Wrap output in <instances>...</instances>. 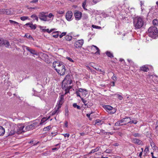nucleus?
Segmentation results:
<instances>
[{"instance_id":"nucleus-1","label":"nucleus","mask_w":158,"mask_h":158,"mask_svg":"<svg viewBox=\"0 0 158 158\" xmlns=\"http://www.w3.org/2000/svg\"><path fill=\"white\" fill-rule=\"evenodd\" d=\"M144 23L143 17L137 16L134 19L133 24L135 29H140L143 26Z\"/></svg>"},{"instance_id":"nucleus-2","label":"nucleus","mask_w":158,"mask_h":158,"mask_svg":"<svg viewBox=\"0 0 158 158\" xmlns=\"http://www.w3.org/2000/svg\"><path fill=\"white\" fill-rule=\"evenodd\" d=\"M148 35L152 38H155L158 35V30L155 27H151L148 30Z\"/></svg>"},{"instance_id":"nucleus-3","label":"nucleus","mask_w":158,"mask_h":158,"mask_svg":"<svg viewBox=\"0 0 158 158\" xmlns=\"http://www.w3.org/2000/svg\"><path fill=\"white\" fill-rule=\"evenodd\" d=\"M62 64L59 68H56V66H54L55 69L60 75H63L64 74L66 70L65 65L63 63H61Z\"/></svg>"},{"instance_id":"nucleus-4","label":"nucleus","mask_w":158,"mask_h":158,"mask_svg":"<svg viewBox=\"0 0 158 158\" xmlns=\"http://www.w3.org/2000/svg\"><path fill=\"white\" fill-rule=\"evenodd\" d=\"M129 118L127 117L123 118L121 120L115 123V126H119L126 125L129 123Z\"/></svg>"},{"instance_id":"nucleus-5","label":"nucleus","mask_w":158,"mask_h":158,"mask_svg":"<svg viewBox=\"0 0 158 158\" xmlns=\"http://www.w3.org/2000/svg\"><path fill=\"white\" fill-rule=\"evenodd\" d=\"M80 93H81L82 96L85 97L88 94V91L87 90L85 89L79 88L78 89V90L76 91V94H77V97H79L81 98V97L80 95Z\"/></svg>"},{"instance_id":"nucleus-6","label":"nucleus","mask_w":158,"mask_h":158,"mask_svg":"<svg viewBox=\"0 0 158 158\" xmlns=\"http://www.w3.org/2000/svg\"><path fill=\"white\" fill-rule=\"evenodd\" d=\"M62 87L63 89H64L65 92L64 94L65 95L67 93L69 92V90L72 88V86H70V85L64 82V81H63L62 84Z\"/></svg>"},{"instance_id":"nucleus-7","label":"nucleus","mask_w":158,"mask_h":158,"mask_svg":"<svg viewBox=\"0 0 158 158\" xmlns=\"http://www.w3.org/2000/svg\"><path fill=\"white\" fill-rule=\"evenodd\" d=\"M46 12H44L39 13L38 16L40 19L44 21H48L49 20L47 19V15H46Z\"/></svg>"},{"instance_id":"nucleus-8","label":"nucleus","mask_w":158,"mask_h":158,"mask_svg":"<svg viewBox=\"0 0 158 158\" xmlns=\"http://www.w3.org/2000/svg\"><path fill=\"white\" fill-rule=\"evenodd\" d=\"M24 128V126L23 125H19L18 126L16 127V133L19 134L26 131V130H25Z\"/></svg>"},{"instance_id":"nucleus-9","label":"nucleus","mask_w":158,"mask_h":158,"mask_svg":"<svg viewBox=\"0 0 158 158\" xmlns=\"http://www.w3.org/2000/svg\"><path fill=\"white\" fill-rule=\"evenodd\" d=\"M23 48H25L27 50L30 52L31 53L36 55H38L39 53L35 50L30 48V47L26 46H23Z\"/></svg>"},{"instance_id":"nucleus-10","label":"nucleus","mask_w":158,"mask_h":158,"mask_svg":"<svg viewBox=\"0 0 158 158\" xmlns=\"http://www.w3.org/2000/svg\"><path fill=\"white\" fill-rule=\"evenodd\" d=\"M83 43V40H78L75 43L74 46L77 48H80L81 47Z\"/></svg>"},{"instance_id":"nucleus-11","label":"nucleus","mask_w":158,"mask_h":158,"mask_svg":"<svg viewBox=\"0 0 158 158\" xmlns=\"http://www.w3.org/2000/svg\"><path fill=\"white\" fill-rule=\"evenodd\" d=\"M64 95H61L59 97V101L58 102L57 105L56 106L59 107V108H60L63 103L64 102Z\"/></svg>"},{"instance_id":"nucleus-12","label":"nucleus","mask_w":158,"mask_h":158,"mask_svg":"<svg viewBox=\"0 0 158 158\" xmlns=\"http://www.w3.org/2000/svg\"><path fill=\"white\" fill-rule=\"evenodd\" d=\"M36 127V124L35 123L26 126L25 128L26 131H27L32 130L35 128Z\"/></svg>"},{"instance_id":"nucleus-13","label":"nucleus","mask_w":158,"mask_h":158,"mask_svg":"<svg viewBox=\"0 0 158 158\" xmlns=\"http://www.w3.org/2000/svg\"><path fill=\"white\" fill-rule=\"evenodd\" d=\"M63 81H64V82H66V83H67L70 85L72 83V82L70 76L68 75H67L65 77Z\"/></svg>"},{"instance_id":"nucleus-14","label":"nucleus","mask_w":158,"mask_h":158,"mask_svg":"<svg viewBox=\"0 0 158 158\" xmlns=\"http://www.w3.org/2000/svg\"><path fill=\"white\" fill-rule=\"evenodd\" d=\"M8 135H12L16 133L15 127H13L8 129Z\"/></svg>"},{"instance_id":"nucleus-15","label":"nucleus","mask_w":158,"mask_h":158,"mask_svg":"<svg viewBox=\"0 0 158 158\" xmlns=\"http://www.w3.org/2000/svg\"><path fill=\"white\" fill-rule=\"evenodd\" d=\"M82 14L81 12L78 11H76L74 13V16L76 19L79 20L81 18Z\"/></svg>"},{"instance_id":"nucleus-16","label":"nucleus","mask_w":158,"mask_h":158,"mask_svg":"<svg viewBox=\"0 0 158 158\" xmlns=\"http://www.w3.org/2000/svg\"><path fill=\"white\" fill-rule=\"evenodd\" d=\"M73 14L71 11H68L66 14V18L67 20L70 21L73 16Z\"/></svg>"},{"instance_id":"nucleus-17","label":"nucleus","mask_w":158,"mask_h":158,"mask_svg":"<svg viewBox=\"0 0 158 158\" xmlns=\"http://www.w3.org/2000/svg\"><path fill=\"white\" fill-rule=\"evenodd\" d=\"M133 142L135 144H136L138 145H142V141L140 140L137 138H134L132 139Z\"/></svg>"},{"instance_id":"nucleus-18","label":"nucleus","mask_w":158,"mask_h":158,"mask_svg":"<svg viewBox=\"0 0 158 158\" xmlns=\"http://www.w3.org/2000/svg\"><path fill=\"white\" fill-rule=\"evenodd\" d=\"M140 70L144 72H147L149 70L148 67L146 65H143L141 67Z\"/></svg>"},{"instance_id":"nucleus-19","label":"nucleus","mask_w":158,"mask_h":158,"mask_svg":"<svg viewBox=\"0 0 158 158\" xmlns=\"http://www.w3.org/2000/svg\"><path fill=\"white\" fill-rule=\"evenodd\" d=\"M4 45L6 47L8 48L10 45V43L8 41L6 40L3 39L2 42V45Z\"/></svg>"},{"instance_id":"nucleus-20","label":"nucleus","mask_w":158,"mask_h":158,"mask_svg":"<svg viewBox=\"0 0 158 158\" xmlns=\"http://www.w3.org/2000/svg\"><path fill=\"white\" fill-rule=\"evenodd\" d=\"M60 108L56 106V107L55 108L54 111L52 113V115H53L56 114H58L60 112L59 109Z\"/></svg>"},{"instance_id":"nucleus-21","label":"nucleus","mask_w":158,"mask_h":158,"mask_svg":"<svg viewBox=\"0 0 158 158\" xmlns=\"http://www.w3.org/2000/svg\"><path fill=\"white\" fill-rule=\"evenodd\" d=\"M5 129L2 127L0 126V136H3L5 134Z\"/></svg>"},{"instance_id":"nucleus-22","label":"nucleus","mask_w":158,"mask_h":158,"mask_svg":"<svg viewBox=\"0 0 158 158\" xmlns=\"http://www.w3.org/2000/svg\"><path fill=\"white\" fill-rule=\"evenodd\" d=\"M26 25L29 26V27H30L31 29H33L34 30L36 28V27L35 26V25H33V24L31 23H26L25 24Z\"/></svg>"},{"instance_id":"nucleus-23","label":"nucleus","mask_w":158,"mask_h":158,"mask_svg":"<svg viewBox=\"0 0 158 158\" xmlns=\"http://www.w3.org/2000/svg\"><path fill=\"white\" fill-rule=\"evenodd\" d=\"M104 108L106 109L107 111H108V110L109 111H110L111 109L113 108V107L110 106H105Z\"/></svg>"},{"instance_id":"nucleus-24","label":"nucleus","mask_w":158,"mask_h":158,"mask_svg":"<svg viewBox=\"0 0 158 158\" xmlns=\"http://www.w3.org/2000/svg\"><path fill=\"white\" fill-rule=\"evenodd\" d=\"M106 54L109 57L112 58L114 57V56L112 53H111L110 52L107 51L106 52Z\"/></svg>"},{"instance_id":"nucleus-25","label":"nucleus","mask_w":158,"mask_h":158,"mask_svg":"<svg viewBox=\"0 0 158 158\" xmlns=\"http://www.w3.org/2000/svg\"><path fill=\"white\" fill-rule=\"evenodd\" d=\"M100 148V147H98L97 148H96L95 149H93L89 153V154H91L92 153H94L95 152H97V151H98L99 149Z\"/></svg>"},{"instance_id":"nucleus-26","label":"nucleus","mask_w":158,"mask_h":158,"mask_svg":"<svg viewBox=\"0 0 158 158\" xmlns=\"http://www.w3.org/2000/svg\"><path fill=\"white\" fill-rule=\"evenodd\" d=\"M82 101L84 103V104L85 106H87V107H88V103H87V101L84 99L83 98L81 97L80 98Z\"/></svg>"},{"instance_id":"nucleus-27","label":"nucleus","mask_w":158,"mask_h":158,"mask_svg":"<svg viewBox=\"0 0 158 158\" xmlns=\"http://www.w3.org/2000/svg\"><path fill=\"white\" fill-rule=\"evenodd\" d=\"M52 36L55 38H57L59 36L58 32L57 31L52 33Z\"/></svg>"},{"instance_id":"nucleus-28","label":"nucleus","mask_w":158,"mask_h":158,"mask_svg":"<svg viewBox=\"0 0 158 158\" xmlns=\"http://www.w3.org/2000/svg\"><path fill=\"white\" fill-rule=\"evenodd\" d=\"M152 23L155 26H158V19H154L152 21Z\"/></svg>"},{"instance_id":"nucleus-29","label":"nucleus","mask_w":158,"mask_h":158,"mask_svg":"<svg viewBox=\"0 0 158 158\" xmlns=\"http://www.w3.org/2000/svg\"><path fill=\"white\" fill-rule=\"evenodd\" d=\"M66 40L68 41H70L72 39V37L71 36L66 35L65 37Z\"/></svg>"},{"instance_id":"nucleus-30","label":"nucleus","mask_w":158,"mask_h":158,"mask_svg":"<svg viewBox=\"0 0 158 158\" xmlns=\"http://www.w3.org/2000/svg\"><path fill=\"white\" fill-rule=\"evenodd\" d=\"M129 123H134L135 124H136L137 123V121L135 120H131V119L129 118Z\"/></svg>"},{"instance_id":"nucleus-31","label":"nucleus","mask_w":158,"mask_h":158,"mask_svg":"<svg viewBox=\"0 0 158 158\" xmlns=\"http://www.w3.org/2000/svg\"><path fill=\"white\" fill-rule=\"evenodd\" d=\"M31 18H32L34 19H35L37 21H38V17L35 15L33 14L31 15Z\"/></svg>"},{"instance_id":"nucleus-32","label":"nucleus","mask_w":158,"mask_h":158,"mask_svg":"<svg viewBox=\"0 0 158 158\" xmlns=\"http://www.w3.org/2000/svg\"><path fill=\"white\" fill-rule=\"evenodd\" d=\"M73 106L74 108H76L78 110H80L81 109V107L77 105L76 103H74L73 104Z\"/></svg>"},{"instance_id":"nucleus-33","label":"nucleus","mask_w":158,"mask_h":158,"mask_svg":"<svg viewBox=\"0 0 158 158\" xmlns=\"http://www.w3.org/2000/svg\"><path fill=\"white\" fill-rule=\"evenodd\" d=\"M102 121L101 120L97 119L96 121L95 124H97L98 125H100L102 124Z\"/></svg>"},{"instance_id":"nucleus-34","label":"nucleus","mask_w":158,"mask_h":158,"mask_svg":"<svg viewBox=\"0 0 158 158\" xmlns=\"http://www.w3.org/2000/svg\"><path fill=\"white\" fill-rule=\"evenodd\" d=\"M4 14H6V15H10V11L7 9H4Z\"/></svg>"},{"instance_id":"nucleus-35","label":"nucleus","mask_w":158,"mask_h":158,"mask_svg":"<svg viewBox=\"0 0 158 158\" xmlns=\"http://www.w3.org/2000/svg\"><path fill=\"white\" fill-rule=\"evenodd\" d=\"M9 21L10 23L14 24V25L15 24L18 25L19 24L18 22L11 20H9Z\"/></svg>"},{"instance_id":"nucleus-36","label":"nucleus","mask_w":158,"mask_h":158,"mask_svg":"<svg viewBox=\"0 0 158 158\" xmlns=\"http://www.w3.org/2000/svg\"><path fill=\"white\" fill-rule=\"evenodd\" d=\"M48 119H46L45 118H43L41 120V122L40 123V124L42 125Z\"/></svg>"},{"instance_id":"nucleus-37","label":"nucleus","mask_w":158,"mask_h":158,"mask_svg":"<svg viewBox=\"0 0 158 158\" xmlns=\"http://www.w3.org/2000/svg\"><path fill=\"white\" fill-rule=\"evenodd\" d=\"M86 0H85V1L82 3V6L84 10H87V9L85 8V6L86 5Z\"/></svg>"},{"instance_id":"nucleus-38","label":"nucleus","mask_w":158,"mask_h":158,"mask_svg":"<svg viewBox=\"0 0 158 158\" xmlns=\"http://www.w3.org/2000/svg\"><path fill=\"white\" fill-rule=\"evenodd\" d=\"M92 47H94L95 48L96 50H97V52H95V54H99V49L96 46L93 45L92 46Z\"/></svg>"},{"instance_id":"nucleus-39","label":"nucleus","mask_w":158,"mask_h":158,"mask_svg":"<svg viewBox=\"0 0 158 158\" xmlns=\"http://www.w3.org/2000/svg\"><path fill=\"white\" fill-rule=\"evenodd\" d=\"M51 128V127L50 126H49L48 127H44L43 129L44 131H48Z\"/></svg>"},{"instance_id":"nucleus-40","label":"nucleus","mask_w":158,"mask_h":158,"mask_svg":"<svg viewBox=\"0 0 158 158\" xmlns=\"http://www.w3.org/2000/svg\"><path fill=\"white\" fill-rule=\"evenodd\" d=\"M69 111L67 107L65 108V115L66 116H68L69 115Z\"/></svg>"},{"instance_id":"nucleus-41","label":"nucleus","mask_w":158,"mask_h":158,"mask_svg":"<svg viewBox=\"0 0 158 158\" xmlns=\"http://www.w3.org/2000/svg\"><path fill=\"white\" fill-rule=\"evenodd\" d=\"M61 63H63V62H55V63L56 64V65L55 66H56V68H59V67H60V66H61V65L62 64H61Z\"/></svg>"},{"instance_id":"nucleus-42","label":"nucleus","mask_w":158,"mask_h":158,"mask_svg":"<svg viewBox=\"0 0 158 158\" xmlns=\"http://www.w3.org/2000/svg\"><path fill=\"white\" fill-rule=\"evenodd\" d=\"M25 37H27L28 39H30L33 40H34L33 38L31 35H28V34H26Z\"/></svg>"},{"instance_id":"nucleus-43","label":"nucleus","mask_w":158,"mask_h":158,"mask_svg":"<svg viewBox=\"0 0 158 158\" xmlns=\"http://www.w3.org/2000/svg\"><path fill=\"white\" fill-rule=\"evenodd\" d=\"M28 17L27 16H23L20 17V19L22 21H24L26 19H28Z\"/></svg>"},{"instance_id":"nucleus-44","label":"nucleus","mask_w":158,"mask_h":158,"mask_svg":"<svg viewBox=\"0 0 158 158\" xmlns=\"http://www.w3.org/2000/svg\"><path fill=\"white\" fill-rule=\"evenodd\" d=\"M92 27L93 28H96V29H100L101 28V27L98 26H97L95 25H92Z\"/></svg>"},{"instance_id":"nucleus-45","label":"nucleus","mask_w":158,"mask_h":158,"mask_svg":"<svg viewBox=\"0 0 158 158\" xmlns=\"http://www.w3.org/2000/svg\"><path fill=\"white\" fill-rule=\"evenodd\" d=\"M66 32H63L60 35L59 37L60 38H62L63 36L65 35H66Z\"/></svg>"},{"instance_id":"nucleus-46","label":"nucleus","mask_w":158,"mask_h":158,"mask_svg":"<svg viewBox=\"0 0 158 158\" xmlns=\"http://www.w3.org/2000/svg\"><path fill=\"white\" fill-rule=\"evenodd\" d=\"M110 111V113H111V114H114L116 111V110L114 108H113Z\"/></svg>"},{"instance_id":"nucleus-47","label":"nucleus","mask_w":158,"mask_h":158,"mask_svg":"<svg viewBox=\"0 0 158 158\" xmlns=\"http://www.w3.org/2000/svg\"><path fill=\"white\" fill-rule=\"evenodd\" d=\"M112 79L115 81H116L117 80V77L115 76L114 74L113 75L112 78Z\"/></svg>"},{"instance_id":"nucleus-48","label":"nucleus","mask_w":158,"mask_h":158,"mask_svg":"<svg viewBox=\"0 0 158 158\" xmlns=\"http://www.w3.org/2000/svg\"><path fill=\"white\" fill-rule=\"evenodd\" d=\"M112 152V150L109 149H107L105 151V152L106 153H111Z\"/></svg>"},{"instance_id":"nucleus-49","label":"nucleus","mask_w":158,"mask_h":158,"mask_svg":"<svg viewBox=\"0 0 158 158\" xmlns=\"http://www.w3.org/2000/svg\"><path fill=\"white\" fill-rule=\"evenodd\" d=\"M66 59H67L69 60L70 61L74 62V61L73 60L72 58H70L69 57H66Z\"/></svg>"},{"instance_id":"nucleus-50","label":"nucleus","mask_w":158,"mask_h":158,"mask_svg":"<svg viewBox=\"0 0 158 158\" xmlns=\"http://www.w3.org/2000/svg\"><path fill=\"white\" fill-rule=\"evenodd\" d=\"M53 16L54 15L52 13H50L48 15H47V17L50 18L53 17Z\"/></svg>"},{"instance_id":"nucleus-51","label":"nucleus","mask_w":158,"mask_h":158,"mask_svg":"<svg viewBox=\"0 0 158 158\" xmlns=\"http://www.w3.org/2000/svg\"><path fill=\"white\" fill-rule=\"evenodd\" d=\"M133 135L135 137H137L139 136L140 135L139 133H135L133 134Z\"/></svg>"},{"instance_id":"nucleus-52","label":"nucleus","mask_w":158,"mask_h":158,"mask_svg":"<svg viewBox=\"0 0 158 158\" xmlns=\"http://www.w3.org/2000/svg\"><path fill=\"white\" fill-rule=\"evenodd\" d=\"M39 8L38 7H37L36 6H35V7H30L28 8V9H34V10L35 9H39Z\"/></svg>"},{"instance_id":"nucleus-53","label":"nucleus","mask_w":158,"mask_h":158,"mask_svg":"<svg viewBox=\"0 0 158 158\" xmlns=\"http://www.w3.org/2000/svg\"><path fill=\"white\" fill-rule=\"evenodd\" d=\"M62 135L64 136V137H67L68 138L69 136V134L68 133L64 134Z\"/></svg>"},{"instance_id":"nucleus-54","label":"nucleus","mask_w":158,"mask_h":158,"mask_svg":"<svg viewBox=\"0 0 158 158\" xmlns=\"http://www.w3.org/2000/svg\"><path fill=\"white\" fill-rule=\"evenodd\" d=\"M92 113H91L90 114H86V116L90 120H91V118H90V114Z\"/></svg>"},{"instance_id":"nucleus-55","label":"nucleus","mask_w":158,"mask_h":158,"mask_svg":"<svg viewBox=\"0 0 158 158\" xmlns=\"http://www.w3.org/2000/svg\"><path fill=\"white\" fill-rule=\"evenodd\" d=\"M64 11L62 10H59L57 12L59 14H62L64 13Z\"/></svg>"},{"instance_id":"nucleus-56","label":"nucleus","mask_w":158,"mask_h":158,"mask_svg":"<svg viewBox=\"0 0 158 158\" xmlns=\"http://www.w3.org/2000/svg\"><path fill=\"white\" fill-rule=\"evenodd\" d=\"M100 132L104 134H105V133L107 134V132H105V131L103 130H100Z\"/></svg>"},{"instance_id":"nucleus-57","label":"nucleus","mask_w":158,"mask_h":158,"mask_svg":"<svg viewBox=\"0 0 158 158\" xmlns=\"http://www.w3.org/2000/svg\"><path fill=\"white\" fill-rule=\"evenodd\" d=\"M118 99L119 100H122L123 99V97L121 95H119V94H118Z\"/></svg>"},{"instance_id":"nucleus-58","label":"nucleus","mask_w":158,"mask_h":158,"mask_svg":"<svg viewBox=\"0 0 158 158\" xmlns=\"http://www.w3.org/2000/svg\"><path fill=\"white\" fill-rule=\"evenodd\" d=\"M4 13V9H0V14H3Z\"/></svg>"},{"instance_id":"nucleus-59","label":"nucleus","mask_w":158,"mask_h":158,"mask_svg":"<svg viewBox=\"0 0 158 158\" xmlns=\"http://www.w3.org/2000/svg\"><path fill=\"white\" fill-rule=\"evenodd\" d=\"M38 0H33L31 2V3H36L37 2Z\"/></svg>"},{"instance_id":"nucleus-60","label":"nucleus","mask_w":158,"mask_h":158,"mask_svg":"<svg viewBox=\"0 0 158 158\" xmlns=\"http://www.w3.org/2000/svg\"><path fill=\"white\" fill-rule=\"evenodd\" d=\"M3 39L2 38H0V46H2V42Z\"/></svg>"},{"instance_id":"nucleus-61","label":"nucleus","mask_w":158,"mask_h":158,"mask_svg":"<svg viewBox=\"0 0 158 158\" xmlns=\"http://www.w3.org/2000/svg\"><path fill=\"white\" fill-rule=\"evenodd\" d=\"M52 30H51L50 31H49V29H47V31L46 32H48L49 33H50L52 32Z\"/></svg>"},{"instance_id":"nucleus-62","label":"nucleus","mask_w":158,"mask_h":158,"mask_svg":"<svg viewBox=\"0 0 158 158\" xmlns=\"http://www.w3.org/2000/svg\"><path fill=\"white\" fill-rule=\"evenodd\" d=\"M65 125L66 127H67L68 126V123L67 121H65Z\"/></svg>"},{"instance_id":"nucleus-63","label":"nucleus","mask_w":158,"mask_h":158,"mask_svg":"<svg viewBox=\"0 0 158 158\" xmlns=\"http://www.w3.org/2000/svg\"><path fill=\"white\" fill-rule=\"evenodd\" d=\"M148 151V148H146L144 150V152H145L146 153H147Z\"/></svg>"},{"instance_id":"nucleus-64","label":"nucleus","mask_w":158,"mask_h":158,"mask_svg":"<svg viewBox=\"0 0 158 158\" xmlns=\"http://www.w3.org/2000/svg\"><path fill=\"white\" fill-rule=\"evenodd\" d=\"M151 154H152V158H157L156 157H155L154 156H153V152H151Z\"/></svg>"}]
</instances>
